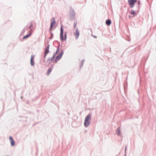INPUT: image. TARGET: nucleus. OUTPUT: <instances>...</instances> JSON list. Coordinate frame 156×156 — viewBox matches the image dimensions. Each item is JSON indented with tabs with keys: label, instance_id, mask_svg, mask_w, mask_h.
<instances>
[{
	"label": "nucleus",
	"instance_id": "1",
	"mask_svg": "<svg viewBox=\"0 0 156 156\" xmlns=\"http://www.w3.org/2000/svg\"><path fill=\"white\" fill-rule=\"evenodd\" d=\"M63 29L62 28V26H61L60 28V38L62 41H66V39L67 33H65L64 37H63Z\"/></svg>",
	"mask_w": 156,
	"mask_h": 156
},
{
	"label": "nucleus",
	"instance_id": "2",
	"mask_svg": "<svg viewBox=\"0 0 156 156\" xmlns=\"http://www.w3.org/2000/svg\"><path fill=\"white\" fill-rule=\"evenodd\" d=\"M91 115L90 114L87 115L85 117L84 122V125L85 127H87L89 126L90 124L89 120L90 119Z\"/></svg>",
	"mask_w": 156,
	"mask_h": 156
},
{
	"label": "nucleus",
	"instance_id": "3",
	"mask_svg": "<svg viewBox=\"0 0 156 156\" xmlns=\"http://www.w3.org/2000/svg\"><path fill=\"white\" fill-rule=\"evenodd\" d=\"M70 12L71 19L73 20L76 16V13L73 9H71Z\"/></svg>",
	"mask_w": 156,
	"mask_h": 156
},
{
	"label": "nucleus",
	"instance_id": "4",
	"mask_svg": "<svg viewBox=\"0 0 156 156\" xmlns=\"http://www.w3.org/2000/svg\"><path fill=\"white\" fill-rule=\"evenodd\" d=\"M63 54V52H62V51L59 54L56 56L55 60V63H56L61 58Z\"/></svg>",
	"mask_w": 156,
	"mask_h": 156
},
{
	"label": "nucleus",
	"instance_id": "5",
	"mask_svg": "<svg viewBox=\"0 0 156 156\" xmlns=\"http://www.w3.org/2000/svg\"><path fill=\"white\" fill-rule=\"evenodd\" d=\"M75 36L76 38H77L79 35V31L78 28H76L75 30V31L74 33Z\"/></svg>",
	"mask_w": 156,
	"mask_h": 156
},
{
	"label": "nucleus",
	"instance_id": "6",
	"mask_svg": "<svg viewBox=\"0 0 156 156\" xmlns=\"http://www.w3.org/2000/svg\"><path fill=\"white\" fill-rule=\"evenodd\" d=\"M35 57V55H32L31 56V59L30 61V64L31 66H34V58Z\"/></svg>",
	"mask_w": 156,
	"mask_h": 156
},
{
	"label": "nucleus",
	"instance_id": "7",
	"mask_svg": "<svg viewBox=\"0 0 156 156\" xmlns=\"http://www.w3.org/2000/svg\"><path fill=\"white\" fill-rule=\"evenodd\" d=\"M9 139L10 141L11 145L12 146H13L15 145V142L14 140H13L12 137L11 136H9Z\"/></svg>",
	"mask_w": 156,
	"mask_h": 156
},
{
	"label": "nucleus",
	"instance_id": "8",
	"mask_svg": "<svg viewBox=\"0 0 156 156\" xmlns=\"http://www.w3.org/2000/svg\"><path fill=\"white\" fill-rule=\"evenodd\" d=\"M137 0H128V3L129 4H133L137 2Z\"/></svg>",
	"mask_w": 156,
	"mask_h": 156
},
{
	"label": "nucleus",
	"instance_id": "9",
	"mask_svg": "<svg viewBox=\"0 0 156 156\" xmlns=\"http://www.w3.org/2000/svg\"><path fill=\"white\" fill-rule=\"evenodd\" d=\"M56 23L54 18H53L51 19V26H54Z\"/></svg>",
	"mask_w": 156,
	"mask_h": 156
},
{
	"label": "nucleus",
	"instance_id": "10",
	"mask_svg": "<svg viewBox=\"0 0 156 156\" xmlns=\"http://www.w3.org/2000/svg\"><path fill=\"white\" fill-rule=\"evenodd\" d=\"M49 49H45L44 52V58H45L46 56L48 54L49 52Z\"/></svg>",
	"mask_w": 156,
	"mask_h": 156
},
{
	"label": "nucleus",
	"instance_id": "11",
	"mask_svg": "<svg viewBox=\"0 0 156 156\" xmlns=\"http://www.w3.org/2000/svg\"><path fill=\"white\" fill-rule=\"evenodd\" d=\"M120 132H121V127H119L117 128V130L116 131V133L119 136L120 135Z\"/></svg>",
	"mask_w": 156,
	"mask_h": 156
},
{
	"label": "nucleus",
	"instance_id": "12",
	"mask_svg": "<svg viewBox=\"0 0 156 156\" xmlns=\"http://www.w3.org/2000/svg\"><path fill=\"white\" fill-rule=\"evenodd\" d=\"M111 23V21L110 19L107 20L106 21V24L108 26H109Z\"/></svg>",
	"mask_w": 156,
	"mask_h": 156
},
{
	"label": "nucleus",
	"instance_id": "13",
	"mask_svg": "<svg viewBox=\"0 0 156 156\" xmlns=\"http://www.w3.org/2000/svg\"><path fill=\"white\" fill-rule=\"evenodd\" d=\"M31 33H30L28 34H27L26 35L24 36L23 37V39H26L27 38H28L31 35Z\"/></svg>",
	"mask_w": 156,
	"mask_h": 156
},
{
	"label": "nucleus",
	"instance_id": "14",
	"mask_svg": "<svg viewBox=\"0 0 156 156\" xmlns=\"http://www.w3.org/2000/svg\"><path fill=\"white\" fill-rule=\"evenodd\" d=\"M84 61H85V60L84 59H83L81 60V61L80 64V68H81L82 67V66H83Z\"/></svg>",
	"mask_w": 156,
	"mask_h": 156
},
{
	"label": "nucleus",
	"instance_id": "15",
	"mask_svg": "<svg viewBox=\"0 0 156 156\" xmlns=\"http://www.w3.org/2000/svg\"><path fill=\"white\" fill-rule=\"evenodd\" d=\"M77 21L76 20H75L74 21V23L73 24V28H75L77 26Z\"/></svg>",
	"mask_w": 156,
	"mask_h": 156
},
{
	"label": "nucleus",
	"instance_id": "16",
	"mask_svg": "<svg viewBox=\"0 0 156 156\" xmlns=\"http://www.w3.org/2000/svg\"><path fill=\"white\" fill-rule=\"evenodd\" d=\"M51 70L52 69L51 68H49L47 72V75H49L51 73Z\"/></svg>",
	"mask_w": 156,
	"mask_h": 156
},
{
	"label": "nucleus",
	"instance_id": "17",
	"mask_svg": "<svg viewBox=\"0 0 156 156\" xmlns=\"http://www.w3.org/2000/svg\"><path fill=\"white\" fill-rule=\"evenodd\" d=\"M30 23V25L29 27L28 28L30 29V30H32V27L33 26V24L31 22Z\"/></svg>",
	"mask_w": 156,
	"mask_h": 156
},
{
	"label": "nucleus",
	"instance_id": "18",
	"mask_svg": "<svg viewBox=\"0 0 156 156\" xmlns=\"http://www.w3.org/2000/svg\"><path fill=\"white\" fill-rule=\"evenodd\" d=\"M130 13L131 14L133 15H134L135 14V12L134 10H131Z\"/></svg>",
	"mask_w": 156,
	"mask_h": 156
},
{
	"label": "nucleus",
	"instance_id": "19",
	"mask_svg": "<svg viewBox=\"0 0 156 156\" xmlns=\"http://www.w3.org/2000/svg\"><path fill=\"white\" fill-rule=\"evenodd\" d=\"M50 34H51V36L49 37V39L50 40H51L52 38L53 37V33H51Z\"/></svg>",
	"mask_w": 156,
	"mask_h": 156
},
{
	"label": "nucleus",
	"instance_id": "20",
	"mask_svg": "<svg viewBox=\"0 0 156 156\" xmlns=\"http://www.w3.org/2000/svg\"><path fill=\"white\" fill-rule=\"evenodd\" d=\"M55 54H54L53 55V57L51 58V61H52V60H53L54 59V58H55Z\"/></svg>",
	"mask_w": 156,
	"mask_h": 156
},
{
	"label": "nucleus",
	"instance_id": "21",
	"mask_svg": "<svg viewBox=\"0 0 156 156\" xmlns=\"http://www.w3.org/2000/svg\"><path fill=\"white\" fill-rule=\"evenodd\" d=\"M59 51V49H57L55 53H54V54H55V55L57 54L58 52Z\"/></svg>",
	"mask_w": 156,
	"mask_h": 156
},
{
	"label": "nucleus",
	"instance_id": "22",
	"mask_svg": "<svg viewBox=\"0 0 156 156\" xmlns=\"http://www.w3.org/2000/svg\"><path fill=\"white\" fill-rule=\"evenodd\" d=\"M129 5H130V8H133L134 5V4H129Z\"/></svg>",
	"mask_w": 156,
	"mask_h": 156
},
{
	"label": "nucleus",
	"instance_id": "23",
	"mask_svg": "<svg viewBox=\"0 0 156 156\" xmlns=\"http://www.w3.org/2000/svg\"><path fill=\"white\" fill-rule=\"evenodd\" d=\"M140 0H139V1H138V5H139V6H138V8H139V7H140L139 5H140Z\"/></svg>",
	"mask_w": 156,
	"mask_h": 156
},
{
	"label": "nucleus",
	"instance_id": "24",
	"mask_svg": "<svg viewBox=\"0 0 156 156\" xmlns=\"http://www.w3.org/2000/svg\"><path fill=\"white\" fill-rule=\"evenodd\" d=\"M53 27V26H51V25H50V28L51 29H52Z\"/></svg>",
	"mask_w": 156,
	"mask_h": 156
},
{
	"label": "nucleus",
	"instance_id": "25",
	"mask_svg": "<svg viewBox=\"0 0 156 156\" xmlns=\"http://www.w3.org/2000/svg\"><path fill=\"white\" fill-rule=\"evenodd\" d=\"M126 147L125 148V155H126Z\"/></svg>",
	"mask_w": 156,
	"mask_h": 156
},
{
	"label": "nucleus",
	"instance_id": "26",
	"mask_svg": "<svg viewBox=\"0 0 156 156\" xmlns=\"http://www.w3.org/2000/svg\"><path fill=\"white\" fill-rule=\"evenodd\" d=\"M49 45H48L45 49H49Z\"/></svg>",
	"mask_w": 156,
	"mask_h": 156
},
{
	"label": "nucleus",
	"instance_id": "27",
	"mask_svg": "<svg viewBox=\"0 0 156 156\" xmlns=\"http://www.w3.org/2000/svg\"><path fill=\"white\" fill-rule=\"evenodd\" d=\"M51 60V58H48L47 59V60L48 61H49V60Z\"/></svg>",
	"mask_w": 156,
	"mask_h": 156
},
{
	"label": "nucleus",
	"instance_id": "28",
	"mask_svg": "<svg viewBox=\"0 0 156 156\" xmlns=\"http://www.w3.org/2000/svg\"><path fill=\"white\" fill-rule=\"evenodd\" d=\"M93 36L95 38H96L97 37L95 35H94Z\"/></svg>",
	"mask_w": 156,
	"mask_h": 156
},
{
	"label": "nucleus",
	"instance_id": "29",
	"mask_svg": "<svg viewBox=\"0 0 156 156\" xmlns=\"http://www.w3.org/2000/svg\"><path fill=\"white\" fill-rule=\"evenodd\" d=\"M51 29H50H50H49V33H51Z\"/></svg>",
	"mask_w": 156,
	"mask_h": 156
},
{
	"label": "nucleus",
	"instance_id": "30",
	"mask_svg": "<svg viewBox=\"0 0 156 156\" xmlns=\"http://www.w3.org/2000/svg\"><path fill=\"white\" fill-rule=\"evenodd\" d=\"M25 31L24 29H23L22 31L23 32H24Z\"/></svg>",
	"mask_w": 156,
	"mask_h": 156
},
{
	"label": "nucleus",
	"instance_id": "31",
	"mask_svg": "<svg viewBox=\"0 0 156 156\" xmlns=\"http://www.w3.org/2000/svg\"><path fill=\"white\" fill-rule=\"evenodd\" d=\"M59 46H58V47H57V49H59Z\"/></svg>",
	"mask_w": 156,
	"mask_h": 156
},
{
	"label": "nucleus",
	"instance_id": "32",
	"mask_svg": "<svg viewBox=\"0 0 156 156\" xmlns=\"http://www.w3.org/2000/svg\"><path fill=\"white\" fill-rule=\"evenodd\" d=\"M130 16H129V17H130Z\"/></svg>",
	"mask_w": 156,
	"mask_h": 156
},
{
	"label": "nucleus",
	"instance_id": "33",
	"mask_svg": "<svg viewBox=\"0 0 156 156\" xmlns=\"http://www.w3.org/2000/svg\"><path fill=\"white\" fill-rule=\"evenodd\" d=\"M21 98H22V97H21Z\"/></svg>",
	"mask_w": 156,
	"mask_h": 156
},
{
	"label": "nucleus",
	"instance_id": "34",
	"mask_svg": "<svg viewBox=\"0 0 156 156\" xmlns=\"http://www.w3.org/2000/svg\"><path fill=\"white\" fill-rule=\"evenodd\" d=\"M124 156H126V155H125Z\"/></svg>",
	"mask_w": 156,
	"mask_h": 156
}]
</instances>
